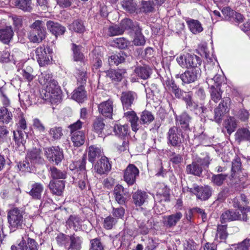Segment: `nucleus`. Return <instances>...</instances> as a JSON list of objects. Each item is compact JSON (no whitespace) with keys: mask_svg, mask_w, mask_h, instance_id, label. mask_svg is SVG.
I'll use <instances>...</instances> for the list:
<instances>
[{"mask_svg":"<svg viewBox=\"0 0 250 250\" xmlns=\"http://www.w3.org/2000/svg\"><path fill=\"white\" fill-rule=\"evenodd\" d=\"M134 72L141 79L146 80L149 77L151 70L147 66H138L135 69Z\"/></svg>","mask_w":250,"mask_h":250,"instance_id":"44","label":"nucleus"},{"mask_svg":"<svg viewBox=\"0 0 250 250\" xmlns=\"http://www.w3.org/2000/svg\"><path fill=\"white\" fill-rule=\"evenodd\" d=\"M48 187L53 194L61 195L65 187L64 181L58 180L55 182L54 180H51Z\"/></svg>","mask_w":250,"mask_h":250,"instance_id":"18","label":"nucleus"},{"mask_svg":"<svg viewBox=\"0 0 250 250\" xmlns=\"http://www.w3.org/2000/svg\"><path fill=\"white\" fill-rule=\"evenodd\" d=\"M210 93L212 100L215 103L219 101L222 97V91L219 87H210Z\"/></svg>","mask_w":250,"mask_h":250,"instance_id":"62","label":"nucleus"},{"mask_svg":"<svg viewBox=\"0 0 250 250\" xmlns=\"http://www.w3.org/2000/svg\"><path fill=\"white\" fill-rule=\"evenodd\" d=\"M71 140L74 146L80 147L85 142L86 136L84 131L75 132L70 134Z\"/></svg>","mask_w":250,"mask_h":250,"instance_id":"19","label":"nucleus"},{"mask_svg":"<svg viewBox=\"0 0 250 250\" xmlns=\"http://www.w3.org/2000/svg\"><path fill=\"white\" fill-rule=\"evenodd\" d=\"M114 194L116 201L120 205L125 204L126 198L125 191L124 187L120 185L115 186L114 189Z\"/></svg>","mask_w":250,"mask_h":250,"instance_id":"22","label":"nucleus"},{"mask_svg":"<svg viewBox=\"0 0 250 250\" xmlns=\"http://www.w3.org/2000/svg\"><path fill=\"white\" fill-rule=\"evenodd\" d=\"M228 177V174H213L211 177V182L214 185L221 186Z\"/></svg>","mask_w":250,"mask_h":250,"instance_id":"53","label":"nucleus"},{"mask_svg":"<svg viewBox=\"0 0 250 250\" xmlns=\"http://www.w3.org/2000/svg\"><path fill=\"white\" fill-rule=\"evenodd\" d=\"M176 120L183 128L187 129L189 127L191 117L187 113L184 112L177 117Z\"/></svg>","mask_w":250,"mask_h":250,"instance_id":"51","label":"nucleus"},{"mask_svg":"<svg viewBox=\"0 0 250 250\" xmlns=\"http://www.w3.org/2000/svg\"><path fill=\"white\" fill-rule=\"evenodd\" d=\"M14 139L15 143L17 146L18 150L20 151L23 152L25 150V148L24 144L25 140L24 138V133L21 130H17L16 131L13 132Z\"/></svg>","mask_w":250,"mask_h":250,"instance_id":"21","label":"nucleus"},{"mask_svg":"<svg viewBox=\"0 0 250 250\" xmlns=\"http://www.w3.org/2000/svg\"><path fill=\"white\" fill-rule=\"evenodd\" d=\"M111 165L107 158L102 157L94 166V171L99 174L102 175L108 172L111 169Z\"/></svg>","mask_w":250,"mask_h":250,"instance_id":"12","label":"nucleus"},{"mask_svg":"<svg viewBox=\"0 0 250 250\" xmlns=\"http://www.w3.org/2000/svg\"><path fill=\"white\" fill-rule=\"evenodd\" d=\"M231 100L229 97L224 98L214 110V118L216 122L220 123L225 114L230 109Z\"/></svg>","mask_w":250,"mask_h":250,"instance_id":"6","label":"nucleus"},{"mask_svg":"<svg viewBox=\"0 0 250 250\" xmlns=\"http://www.w3.org/2000/svg\"><path fill=\"white\" fill-rule=\"evenodd\" d=\"M235 138L239 143L245 141L250 143V131L247 128H239L235 134Z\"/></svg>","mask_w":250,"mask_h":250,"instance_id":"24","label":"nucleus"},{"mask_svg":"<svg viewBox=\"0 0 250 250\" xmlns=\"http://www.w3.org/2000/svg\"><path fill=\"white\" fill-rule=\"evenodd\" d=\"M154 119V116L150 112L147 110L142 112L140 117V121L143 124H149L152 122Z\"/></svg>","mask_w":250,"mask_h":250,"instance_id":"59","label":"nucleus"},{"mask_svg":"<svg viewBox=\"0 0 250 250\" xmlns=\"http://www.w3.org/2000/svg\"><path fill=\"white\" fill-rule=\"evenodd\" d=\"M16 5L25 12H30L32 9L31 0H17Z\"/></svg>","mask_w":250,"mask_h":250,"instance_id":"49","label":"nucleus"},{"mask_svg":"<svg viewBox=\"0 0 250 250\" xmlns=\"http://www.w3.org/2000/svg\"><path fill=\"white\" fill-rule=\"evenodd\" d=\"M147 198V193L140 190L135 192L132 195L133 202L136 206H142L146 202Z\"/></svg>","mask_w":250,"mask_h":250,"instance_id":"23","label":"nucleus"},{"mask_svg":"<svg viewBox=\"0 0 250 250\" xmlns=\"http://www.w3.org/2000/svg\"><path fill=\"white\" fill-rule=\"evenodd\" d=\"M70 244L69 248L72 250H80L81 249L82 241L81 238L74 234L70 236Z\"/></svg>","mask_w":250,"mask_h":250,"instance_id":"48","label":"nucleus"},{"mask_svg":"<svg viewBox=\"0 0 250 250\" xmlns=\"http://www.w3.org/2000/svg\"><path fill=\"white\" fill-rule=\"evenodd\" d=\"M123 33L120 24L110 26L108 29V34L110 37L121 35Z\"/></svg>","mask_w":250,"mask_h":250,"instance_id":"54","label":"nucleus"},{"mask_svg":"<svg viewBox=\"0 0 250 250\" xmlns=\"http://www.w3.org/2000/svg\"><path fill=\"white\" fill-rule=\"evenodd\" d=\"M102 154L101 148L95 146H91L88 148V160L93 163L97 158H98Z\"/></svg>","mask_w":250,"mask_h":250,"instance_id":"41","label":"nucleus"},{"mask_svg":"<svg viewBox=\"0 0 250 250\" xmlns=\"http://www.w3.org/2000/svg\"><path fill=\"white\" fill-rule=\"evenodd\" d=\"M167 144L173 147H180L184 143V135L181 130L177 126L169 128L167 133Z\"/></svg>","mask_w":250,"mask_h":250,"instance_id":"4","label":"nucleus"},{"mask_svg":"<svg viewBox=\"0 0 250 250\" xmlns=\"http://www.w3.org/2000/svg\"><path fill=\"white\" fill-rule=\"evenodd\" d=\"M169 189L167 186H163L158 190L154 199L157 201L162 200V201L167 202L169 200Z\"/></svg>","mask_w":250,"mask_h":250,"instance_id":"33","label":"nucleus"},{"mask_svg":"<svg viewBox=\"0 0 250 250\" xmlns=\"http://www.w3.org/2000/svg\"><path fill=\"white\" fill-rule=\"evenodd\" d=\"M49 172L52 180H63L66 177V173L64 171L61 170L54 167H50Z\"/></svg>","mask_w":250,"mask_h":250,"instance_id":"34","label":"nucleus"},{"mask_svg":"<svg viewBox=\"0 0 250 250\" xmlns=\"http://www.w3.org/2000/svg\"><path fill=\"white\" fill-rule=\"evenodd\" d=\"M189 30L194 34H198L203 30L200 22L196 20L189 19L186 21Z\"/></svg>","mask_w":250,"mask_h":250,"instance_id":"29","label":"nucleus"},{"mask_svg":"<svg viewBox=\"0 0 250 250\" xmlns=\"http://www.w3.org/2000/svg\"><path fill=\"white\" fill-rule=\"evenodd\" d=\"M209 164V159L208 156L203 158L199 157H194L191 164L187 166L186 172L188 174L200 177L203 169L208 167Z\"/></svg>","mask_w":250,"mask_h":250,"instance_id":"2","label":"nucleus"},{"mask_svg":"<svg viewBox=\"0 0 250 250\" xmlns=\"http://www.w3.org/2000/svg\"><path fill=\"white\" fill-rule=\"evenodd\" d=\"M186 219H191L192 218H201L205 219L207 215L205 210L199 208H195L189 209L186 212Z\"/></svg>","mask_w":250,"mask_h":250,"instance_id":"25","label":"nucleus"},{"mask_svg":"<svg viewBox=\"0 0 250 250\" xmlns=\"http://www.w3.org/2000/svg\"><path fill=\"white\" fill-rule=\"evenodd\" d=\"M128 126L127 125H121L116 124L114 127V132L116 135L119 137H124L128 133Z\"/></svg>","mask_w":250,"mask_h":250,"instance_id":"52","label":"nucleus"},{"mask_svg":"<svg viewBox=\"0 0 250 250\" xmlns=\"http://www.w3.org/2000/svg\"><path fill=\"white\" fill-rule=\"evenodd\" d=\"M86 162V158L85 156L83 157L81 160L75 162L73 165H71L70 167L71 169L75 168L77 171H80V175L82 177V175L86 174L85 170V165Z\"/></svg>","mask_w":250,"mask_h":250,"instance_id":"35","label":"nucleus"},{"mask_svg":"<svg viewBox=\"0 0 250 250\" xmlns=\"http://www.w3.org/2000/svg\"><path fill=\"white\" fill-rule=\"evenodd\" d=\"M36 59L40 66H43L47 64L49 62V59L47 55L44 46L38 47L35 50Z\"/></svg>","mask_w":250,"mask_h":250,"instance_id":"15","label":"nucleus"},{"mask_svg":"<svg viewBox=\"0 0 250 250\" xmlns=\"http://www.w3.org/2000/svg\"><path fill=\"white\" fill-rule=\"evenodd\" d=\"M21 70V74L22 75L23 79L28 82H31L35 79L36 75L34 74V70L31 66L29 65L23 66Z\"/></svg>","mask_w":250,"mask_h":250,"instance_id":"36","label":"nucleus"},{"mask_svg":"<svg viewBox=\"0 0 250 250\" xmlns=\"http://www.w3.org/2000/svg\"><path fill=\"white\" fill-rule=\"evenodd\" d=\"M0 61L5 63L13 61L14 63H16L19 60L15 55L10 54L9 49L7 48L3 51L0 57Z\"/></svg>","mask_w":250,"mask_h":250,"instance_id":"40","label":"nucleus"},{"mask_svg":"<svg viewBox=\"0 0 250 250\" xmlns=\"http://www.w3.org/2000/svg\"><path fill=\"white\" fill-rule=\"evenodd\" d=\"M49 134L53 139H60L63 135L62 128L59 126L52 127L49 131Z\"/></svg>","mask_w":250,"mask_h":250,"instance_id":"57","label":"nucleus"},{"mask_svg":"<svg viewBox=\"0 0 250 250\" xmlns=\"http://www.w3.org/2000/svg\"><path fill=\"white\" fill-rule=\"evenodd\" d=\"M224 79V77L222 75L216 74L213 77L209 76L207 78V83L210 87H219Z\"/></svg>","mask_w":250,"mask_h":250,"instance_id":"38","label":"nucleus"},{"mask_svg":"<svg viewBox=\"0 0 250 250\" xmlns=\"http://www.w3.org/2000/svg\"><path fill=\"white\" fill-rule=\"evenodd\" d=\"M176 61L181 67L185 68H199L202 63V59L200 57L189 53L177 57Z\"/></svg>","mask_w":250,"mask_h":250,"instance_id":"3","label":"nucleus"},{"mask_svg":"<svg viewBox=\"0 0 250 250\" xmlns=\"http://www.w3.org/2000/svg\"><path fill=\"white\" fill-rule=\"evenodd\" d=\"M98 111L103 116L111 119L113 111L112 101L108 100L100 104L98 106Z\"/></svg>","mask_w":250,"mask_h":250,"instance_id":"13","label":"nucleus"},{"mask_svg":"<svg viewBox=\"0 0 250 250\" xmlns=\"http://www.w3.org/2000/svg\"><path fill=\"white\" fill-rule=\"evenodd\" d=\"M201 72L200 68H193L187 70L181 74H177L175 77L176 78H180L183 84H188L196 81L200 76Z\"/></svg>","mask_w":250,"mask_h":250,"instance_id":"7","label":"nucleus"},{"mask_svg":"<svg viewBox=\"0 0 250 250\" xmlns=\"http://www.w3.org/2000/svg\"><path fill=\"white\" fill-rule=\"evenodd\" d=\"M125 57L126 55L122 52L114 54L108 59L109 64L110 65H117L123 62L125 60Z\"/></svg>","mask_w":250,"mask_h":250,"instance_id":"43","label":"nucleus"},{"mask_svg":"<svg viewBox=\"0 0 250 250\" xmlns=\"http://www.w3.org/2000/svg\"><path fill=\"white\" fill-rule=\"evenodd\" d=\"M13 31L11 26H6L0 28V41L8 44L13 36Z\"/></svg>","mask_w":250,"mask_h":250,"instance_id":"20","label":"nucleus"},{"mask_svg":"<svg viewBox=\"0 0 250 250\" xmlns=\"http://www.w3.org/2000/svg\"><path fill=\"white\" fill-rule=\"evenodd\" d=\"M28 38L33 43H40L46 37V31L42 21L36 20L30 26Z\"/></svg>","mask_w":250,"mask_h":250,"instance_id":"1","label":"nucleus"},{"mask_svg":"<svg viewBox=\"0 0 250 250\" xmlns=\"http://www.w3.org/2000/svg\"><path fill=\"white\" fill-rule=\"evenodd\" d=\"M56 241L58 244L62 246L66 247L69 246L70 236L64 234L63 233H60L56 237Z\"/></svg>","mask_w":250,"mask_h":250,"instance_id":"56","label":"nucleus"},{"mask_svg":"<svg viewBox=\"0 0 250 250\" xmlns=\"http://www.w3.org/2000/svg\"><path fill=\"white\" fill-rule=\"evenodd\" d=\"M43 185L39 183H35L32 185V188L28 192V194L32 196L33 199L40 200L42 197V194L43 191Z\"/></svg>","mask_w":250,"mask_h":250,"instance_id":"27","label":"nucleus"},{"mask_svg":"<svg viewBox=\"0 0 250 250\" xmlns=\"http://www.w3.org/2000/svg\"><path fill=\"white\" fill-rule=\"evenodd\" d=\"M45 155L50 162L58 165L62 160V151L58 146H52L45 149Z\"/></svg>","mask_w":250,"mask_h":250,"instance_id":"10","label":"nucleus"},{"mask_svg":"<svg viewBox=\"0 0 250 250\" xmlns=\"http://www.w3.org/2000/svg\"><path fill=\"white\" fill-rule=\"evenodd\" d=\"M69 29L79 33H83L85 29L83 21L80 20H75L70 24Z\"/></svg>","mask_w":250,"mask_h":250,"instance_id":"50","label":"nucleus"},{"mask_svg":"<svg viewBox=\"0 0 250 250\" xmlns=\"http://www.w3.org/2000/svg\"><path fill=\"white\" fill-rule=\"evenodd\" d=\"M104 246L99 238H95L90 240V250H104Z\"/></svg>","mask_w":250,"mask_h":250,"instance_id":"64","label":"nucleus"},{"mask_svg":"<svg viewBox=\"0 0 250 250\" xmlns=\"http://www.w3.org/2000/svg\"><path fill=\"white\" fill-rule=\"evenodd\" d=\"M138 168L133 164L129 165L124 171V179L128 186L133 185L139 176Z\"/></svg>","mask_w":250,"mask_h":250,"instance_id":"9","label":"nucleus"},{"mask_svg":"<svg viewBox=\"0 0 250 250\" xmlns=\"http://www.w3.org/2000/svg\"><path fill=\"white\" fill-rule=\"evenodd\" d=\"M227 226L226 225H218L216 237L219 238L221 241L225 240L228 237V233L227 231Z\"/></svg>","mask_w":250,"mask_h":250,"instance_id":"55","label":"nucleus"},{"mask_svg":"<svg viewBox=\"0 0 250 250\" xmlns=\"http://www.w3.org/2000/svg\"><path fill=\"white\" fill-rule=\"evenodd\" d=\"M12 113L9 111L5 107L0 108V122L3 124H8L12 120Z\"/></svg>","mask_w":250,"mask_h":250,"instance_id":"45","label":"nucleus"},{"mask_svg":"<svg viewBox=\"0 0 250 250\" xmlns=\"http://www.w3.org/2000/svg\"><path fill=\"white\" fill-rule=\"evenodd\" d=\"M46 26L48 30L56 37L58 36L63 35L66 31L64 26L58 22H55L51 21H47Z\"/></svg>","mask_w":250,"mask_h":250,"instance_id":"16","label":"nucleus"},{"mask_svg":"<svg viewBox=\"0 0 250 250\" xmlns=\"http://www.w3.org/2000/svg\"><path fill=\"white\" fill-rule=\"evenodd\" d=\"M135 22L128 19L123 20L120 23V25L123 29V33L125 30L129 31L130 33H132V29Z\"/></svg>","mask_w":250,"mask_h":250,"instance_id":"60","label":"nucleus"},{"mask_svg":"<svg viewBox=\"0 0 250 250\" xmlns=\"http://www.w3.org/2000/svg\"><path fill=\"white\" fill-rule=\"evenodd\" d=\"M187 191L195 194L198 199L205 201L211 196L212 189L208 186L200 187L193 184L191 188H188Z\"/></svg>","mask_w":250,"mask_h":250,"instance_id":"5","label":"nucleus"},{"mask_svg":"<svg viewBox=\"0 0 250 250\" xmlns=\"http://www.w3.org/2000/svg\"><path fill=\"white\" fill-rule=\"evenodd\" d=\"M137 94L133 91H125L122 93L120 100L124 110L131 109L130 107L137 99Z\"/></svg>","mask_w":250,"mask_h":250,"instance_id":"11","label":"nucleus"},{"mask_svg":"<svg viewBox=\"0 0 250 250\" xmlns=\"http://www.w3.org/2000/svg\"><path fill=\"white\" fill-rule=\"evenodd\" d=\"M85 93L83 86H80L73 91L72 98L79 103H82L86 98Z\"/></svg>","mask_w":250,"mask_h":250,"instance_id":"37","label":"nucleus"},{"mask_svg":"<svg viewBox=\"0 0 250 250\" xmlns=\"http://www.w3.org/2000/svg\"><path fill=\"white\" fill-rule=\"evenodd\" d=\"M38 80L39 83L44 87H52L51 85L54 82H55L56 86H58L57 82L52 79V74L48 70L41 72L39 75Z\"/></svg>","mask_w":250,"mask_h":250,"instance_id":"17","label":"nucleus"},{"mask_svg":"<svg viewBox=\"0 0 250 250\" xmlns=\"http://www.w3.org/2000/svg\"><path fill=\"white\" fill-rule=\"evenodd\" d=\"M237 126V121L233 117H229V118L225 121V127L227 129V132L229 135L234 131Z\"/></svg>","mask_w":250,"mask_h":250,"instance_id":"47","label":"nucleus"},{"mask_svg":"<svg viewBox=\"0 0 250 250\" xmlns=\"http://www.w3.org/2000/svg\"><path fill=\"white\" fill-rule=\"evenodd\" d=\"M79 181L78 182V187L81 190L86 189L87 187L89 189V183L86 174H84L79 176Z\"/></svg>","mask_w":250,"mask_h":250,"instance_id":"63","label":"nucleus"},{"mask_svg":"<svg viewBox=\"0 0 250 250\" xmlns=\"http://www.w3.org/2000/svg\"><path fill=\"white\" fill-rule=\"evenodd\" d=\"M25 159L30 160L31 164H36L41 162L42 158L40 149L34 148L28 151Z\"/></svg>","mask_w":250,"mask_h":250,"instance_id":"32","label":"nucleus"},{"mask_svg":"<svg viewBox=\"0 0 250 250\" xmlns=\"http://www.w3.org/2000/svg\"><path fill=\"white\" fill-rule=\"evenodd\" d=\"M50 86L45 87V89L42 90L41 96L46 101L53 102L60 95L59 86H56L55 82H53Z\"/></svg>","mask_w":250,"mask_h":250,"instance_id":"8","label":"nucleus"},{"mask_svg":"<svg viewBox=\"0 0 250 250\" xmlns=\"http://www.w3.org/2000/svg\"><path fill=\"white\" fill-rule=\"evenodd\" d=\"M105 124L103 118L101 116H98L94 119L92 123V130L99 135H102L104 128Z\"/></svg>","mask_w":250,"mask_h":250,"instance_id":"30","label":"nucleus"},{"mask_svg":"<svg viewBox=\"0 0 250 250\" xmlns=\"http://www.w3.org/2000/svg\"><path fill=\"white\" fill-rule=\"evenodd\" d=\"M151 2V1L143 0L141 2V7L140 8V11L145 13L152 12L154 10V4Z\"/></svg>","mask_w":250,"mask_h":250,"instance_id":"58","label":"nucleus"},{"mask_svg":"<svg viewBox=\"0 0 250 250\" xmlns=\"http://www.w3.org/2000/svg\"><path fill=\"white\" fill-rule=\"evenodd\" d=\"M82 47L80 45H77L75 43L72 44V49L73 52V59L76 62H83L84 57L81 52Z\"/></svg>","mask_w":250,"mask_h":250,"instance_id":"46","label":"nucleus"},{"mask_svg":"<svg viewBox=\"0 0 250 250\" xmlns=\"http://www.w3.org/2000/svg\"><path fill=\"white\" fill-rule=\"evenodd\" d=\"M126 73L125 69H111L106 72L107 76L112 80L117 82L121 81Z\"/></svg>","mask_w":250,"mask_h":250,"instance_id":"31","label":"nucleus"},{"mask_svg":"<svg viewBox=\"0 0 250 250\" xmlns=\"http://www.w3.org/2000/svg\"><path fill=\"white\" fill-rule=\"evenodd\" d=\"M124 117L131 123L132 130L136 132L138 130V117L137 116L135 112L131 110L125 112Z\"/></svg>","mask_w":250,"mask_h":250,"instance_id":"26","label":"nucleus"},{"mask_svg":"<svg viewBox=\"0 0 250 250\" xmlns=\"http://www.w3.org/2000/svg\"><path fill=\"white\" fill-rule=\"evenodd\" d=\"M21 250H38V243L32 238H28L27 242L23 239L19 244Z\"/></svg>","mask_w":250,"mask_h":250,"instance_id":"28","label":"nucleus"},{"mask_svg":"<svg viewBox=\"0 0 250 250\" xmlns=\"http://www.w3.org/2000/svg\"><path fill=\"white\" fill-rule=\"evenodd\" d=\"M122 5L124 9L129 13H137V4L133 0H123Z\"/></svg>","mask_w":250,"mask_h":250,"instance_id":"39","label":"nucleus"},{"mask_svg":"<svg viewBox=\"0 0 250 250\" xmlns=\"http://www.w3.org/2000/svg\"><path fill=\"white\" fill-rule=\"evenodd\" d=\"M183 100L186 103L187 107L191 111L196 112V114L204 113L206 110V108L203 106L198 108L197 104L192 100V94L190 92H188Z\"/></svg>","mask_w":250,"mask_h":250,"instance_id":"14","label":"nucleus"},{"mask_svg":"<svg viewBox=\"0 0 250 250\" xmlns=\"http://www.w3.org/2000/svg\"><path fill=\"white\" fill-rule=\"evenodd\" d=\"M25 213L23 208H13L8 212V219H22Z\"/></svg>","mask_w":250,"mask_h":250,"instance_id":"42","label":"nucleus"},{"mask_svg":"<svg viewBox=\"0 0 250 250\" xmlns=\"http://www.w3.org/2000/svg\"><path fill=\"white\" fill-rule=\"evenodd\" d=\"M235 250H248L250 247V239L246 238L242 242L232 245Z\"/></svg>","mask_w":250,"mask_h":250,"instance_id":"61","label":"nucleus"}]
</instances>
